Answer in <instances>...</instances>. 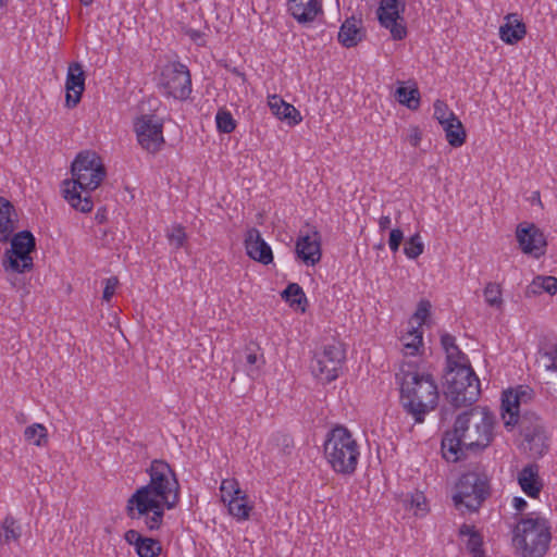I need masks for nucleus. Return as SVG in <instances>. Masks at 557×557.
I'll use <instances>...</instances> for the list:
<instances>
[{"instance_id":"1","label":"nucleus","mask_w":557,"mask_h":557,"mask_svg":"<svg viewBox=\"0 0 557 557\" xmlns=\"http://www.w3.org/2000/svg\"><path fill=\"white\" fill-rule=\"evenodd\" d=\"M147 472L149 483L131 495L125 512L131 520H143L148 531H157L163 524L165 510L180 503L181 488L174 470L164 460H152Z\"/></svg>"},{"instance_id":"2","label":"nucleus","mask_w":557,"mask_h":557,"mask_svg":"<svg viewBox=\"0 0 557 557\" xmlns=\"http://www.w3.org/2000/svg\"><path fill=\"white\" fill-rule=\"evenodd\" d=\"M495 416L486 407H473L457 416L453 430L442 438L443 457L457 462L467 457L469 450L486 448L493 440Z\"/></svg>"},{"instance_id":"3","label":"nucleus","mask_w":557,"mask_h":557,"mask_svg":"<svg viewBox=\"0 0 557 557\" xmlns=\"http://www.w3.org/2000/svg\"><path fill=\"white\" fill-rule=\"evenodd\" d=\"M396 380L400 385L403 408L414 422L422 423L425 416L438 405L440 393L434 376L419 364L404 361Z\"/></svg>"},{"instance_id":"4","label":"nucleus","mask_w":557,"mask_h":557,"mask_svg":"<svg viewBox=\"0 0 557 557\" xmlns=\"http://www.w3.org/2000/svg\"><path fill=\"white\" fill-rule=\"evenodd\" d=\"M72 181L63 182L65 200L77 211L88 213L94 203L88 195L82 193L95 190L106 176L100 157L91 150L81 151L71 165Z\"/></svg>"},{"instance_id":"5","label":"nucleus","mask_w":557,"mask_h":557,"mask_svg":"<svg viewBox=\"0 0 557 557\" xmlns=\"http://www.w3.org/2000/svg\"><path fill=\"white\" fill-rule=\"evenodd\" d=\"M324 455L332 469L341 474H352L360 456L359 446L349 430L337 425L324 442Z\"/></svg>"},{"instance_id":"6","label":"nucleus","mask_w":557,"mask_h":557,"mask_svg":"<svg viewBox=\"0 0 557 557\" xmlns=\"http://www.w3.org/2000/svg\"><path fill=\"white\" fill-rule=\"evenodd\" d=\"M549 529L545 518L528 516L517 523L512 542L523 557H543L550 542Z\"/></svg>"},{"instance_id":"7","label":"nucleus","mask_w":557,"mask_h":557,"mask_svg":"<svg viewBox=\"0 0 557 557\" xmlns=\"http://www.w3.org/2000/svg\"><path fill=\"white\" fill-rule=\"evenodd\" d=\"M444 379V394L455 408L470 406L478 400L481 393L480 380L471 367L445 371Z\"/></svg>"},{"instance_id":"8","label":"nucleus","mask_w":557,"mask_h":557,"mask_svg":"<svg viewBox=\"0 0 557 557\" xmlns=\"http://www.w3.org/2000/svg\"><path fill=\"white\" fill-rule=\"evenodd\" d=\"M488 495L490 486L484 478L476 473H466L460 476L456 484L453 500L457 509L474 512Z\"/></svg>"},{"instance_id":"9","label":"nucleus","mask_w":557,"mask_h":557,"mask_svg":"<svg viewBox=\"0 0 557 557\" xmlns=\"http://www.w3.org/2000/svg\"><path fill=\"white\" fill-rule=\"evenodd\" d=\"M345 358V349L341 343L324 345L314 352L311 362L312 374L321 382L330 383L338 377Z\"/></svg>"},{"instance_id":"10","label":"nucleus","mask_w":557,"mask_h":557,"mask_svg":"<svg viewBox=\"0 0 557 557\" xmlns=\"http://www.w3.org/2000/svg\"><path fill=\"white\" fill-rule=\"evenodd\" d=\"M35 237L29 231H22L11 239V249L5 252L3 267L7 271L24 273L33 268L30 252L35 249Z\"/></svg>"},{"instance_id":"11","label":"nucleus","mask_w":557,"mask_h":557,"mask_svg":"<svg viewBox=\"0 0 557 557\" xmlns=\"http://www.w3.org/2000/svg\"><path fill=\"white\" fill-rule=\"evenodd\" d=\"M159 85L165 96L186 100L191 94L189 70L180 62L169 63L162 69Z\"/></svg>"},{"instance_id":"12","label":"nucleus","mask_w":557,"mask_h":557,"mask_svg":"<svg viewBox=\"0 0 557 557\" xmlns=\"http://www.w3.org/2000/svg\"><path fill=\"white\" fill-rule=\"evenodd\" d=\"M134 132L144 150L150 153L161 150L164 137L163 123L160 117L153 114H141L134 121Z\"/></svg>"},{"instance_id":"13","label":"nucleus","mask_w":557,"mask_h":557,"mask_svg":"<svg viewBox=\"0 0 557 557\" xmlns=\"http://www.w3.org/2000/svg\"><path fill=\"white\" fill-rule=\"evenodd\" d=\"M517 424L530 453L533 456H543L548 450V437L540 417L533 412H524Z\"/></svg>"},{"instance_id":"14","label":"nucleus","mask_w":557,"mask_h":557,"mask_svg":"<svg viewBox=\"0 0 557 557\" xmlns=\"http://www.w3.org/2000/svg\"><path fill=\"white\" fill-rule=\"evenodd\" d=\"M405 8V0H381L377 8L379 22L391 32L394 40H401L407 36V27L403 16Z\"/></svg>"},{"instance_id":"15","label":"nucleus","mask_w":557,"mask_h":557,"mask_svg":"<svg viewBox=\"0 0 557 557\" xmlns=\"http://www.w3.org/2000/svg\"><path fill=\"white\" fill-rule=\"evenodd\" d=\"M532 389L520 386L517 391L504 392L502 398V417L505 426H515L521 419L520 405L532 397Z\"/></svg>"},{"instance_id":"16","label":"nucleus","mask_w":557,"mask_h":557,"mask_svg":"<svg viewBox=\"0 0 557 557\" xmlns=\"http://www.w3.org/2000/svg\"><path fill=\"white\" fill-rule=\"evenodd\" d=\"M516 237L521 250L527 255L540 258L545 253L547 245L543 232L534 224H519Z\"/></svg>"},{"instance_id":"17","label":"nucleus","mask_w":557,"mask_h":557,"mask_svg":"<svg viewBox=\"0 0 557 557\" xmlns=\"http://www.w3.org/2000/svg\"><path fill=\"white\" fill-rule=\"evenodd\" d=\"M296 255L307 265H315L322 257L321 235L317 230L311 234H300L296 242Z\"/></svg>"},{"instance_id":"18","label":"nucleus","mask_w":557,"mask_h":557,"mask_svg":"<svg viewBox=\"0 0 557 557\" xmlns=\"http://www.w3.org/2000/svg\"><path fill=\"white\" fill-rule=\"evenodd\" d=\"M65 104L67 108H74L81 101L85 90V73L82 64L74 62L69 65L65 82Z\"/></svg>"},{"instance_id":"19","label":"nucleus","mask_w":557,"mask_h":557,"mask_svg":"<svg viewBox=\"0 0 557 557\" xmlns=\"http://www.w3.org/2000/svg\"><path fill=\"white\" fill-rule=\"evenodd\" d=\"M287 12L300 25L312 23L323 13L322 0H287Z\"/></svg>"},{"instance_id":"20","label":"nucleus","mask_w":557,"mask_h":557,"mask_svg":"<svg viewBox=\"0 0 557 557\" xmlns=\"http://www.w3.org/2000/svg\"><path fill=\"white\" fill-rule=\"evenodd\" d=\"M245 248L247 255L262 263L269 264L273 261V253L271 247L262 238L261 233L256 227H251L247 231L245 236Z\"/></svg>"},{"instance_id":"21","label":"nucleus","mask_w":557,"mask_h":557,"mask_svg":"<svg viewBox=\"0 0 557 557\" xmlns=\"http://www.w3.org/2000/svg\"><path fill=\"white\" fill-rule=\"evenodd\" d=\"M124 540L128 545L134 546L139 557H158L162 552L161 543L158 540L144 536L134 529L125 532Z\"/></svg>"},{"instance_id":"22","label":"nucleus","mask_w":557,"mask_h":557,"mask_svg":"<svg viewBox=\"0 0 557 557\" xmlns=\"http://www.w3.org/2000/svg\"><path fill=\"white\" fill-rule=\"evenodd\" d=\"M517 480L521 490L532 498H537L544 486L540 476V467L536 463L523 467L518 473Z\"/></svg>"},{"instance_id":"23","label":"nucleus","mask_w":557,"mask_h":557,"mask_svg":"<svg viewBox=\"0 0 557 557\" xmlns=\"http://www.w3.org/2000/svg\"><path fill=\"white\" fill-rule=\"evenodd\" d=\"M527 34V27L517 13H509L504 17V24L499 27V38L508 44L515 45Z\"/></svg>"},{"instance_id":"24","label":"nucleus","mask_w":557,"mask_h":557,"mask_svg":"<svg viewBox=\"0 0 557 557\" xmlns=\"http://www.w3.org/2000/svg\"><path fill=\"white\" fill-rule=\"evenodd\" d=\"M364 30L361 27V20L351 16L341 26L337 39L346 48L356 47L363 38Z\"/></svg>"},{"instance_id":"25","label":"nucleus","mask_w":557,"mask_h":557,"mask_svg":"<svg viewBox=\"0 0 557 557\" xmlns=\"http://www.w3.org/2000/svg\"><path fill=\"white\" fill-rule=\"evenodd\" d=\"M269 107L275 116L287 121L289 125H297L302 120L299 111L293 104L285 102L276 95L270 97Z\"/></svg>"},{"instance_id":"26","label":"nucleus","mask_w":557,"mask_h":557,"mask_svg":"<svg viewBox=\"0 0 557 557\" xmlns=\"http://www.w3.org/2000/svg\"><path fill=\"white\" fill-rule=\"evenodd\" d=\"M13 213V205L5 198L0 197V242L2 243L8 242L15 230L12 219Z\"/></svg>"},{"instance_id":"27","label":"nucleus","mask_w":557,"mask_h":557,"mask_svg":"<svg viewBox=\"0 0 557 557\" xmlns=\"http://www.w3.org/2000/svg\"><path fill=\"white\" fill-rule=\"evenodd\" d=\"M225 505L230 515L239 521L247 520L252 510V505L249 503L248 496L244 491L231 498Z\"/></svg>"},{"instance_id":"28","label":"nucleus","mask_w":557,"mask_h":557,"mask_svg":"<svg viewBox=\"0 0 557 557\" xmlns=\"http://www.w3.org/2000/svg\"><path fill=\"white\" fill-rule=\"evenodd\" d=\"M460 536H468L467 549L472 557H484L483 537L473 525L463 523L459 529Z\"/></svg>"},{"instance_id":"29","label":"nucleus","mask_w":557,"mask_h":557,"mask_svg":"<svg viewBox=\"0 0 557 557\" xmlns=\"http://www.w3.org/2000/svg\"><path fill=\"white\" fill-rule=\"evenodd\" d=\"M543 292L549 295L557 293V278L555 276L537 275L527 287L525 295L528 297L540 295Z\"/></svg>"},{"instance_id":"30","label":"nucleus","mask_w":557,"mask_h":557,"mask_svg":"<svg viewBox=\"0 0 557 557\" xmlns=\"http://www.w3.org/2000/svg\"><path fill=\"white\" fill-rule=\"evenodd\" d=\"M445 132L448 144L453 147H460L465 144L467 134L459 119H450L449 122L441 125Z\"/></svg>"},{"instance_id":"31","label":"nucleus","mask_w":557,"mask_h":557,"mask_svg":"<svg viewBox=\"0 0 557 557\" xmlns=\"http://www.w3.org/2000/svg\"><path fill=\"white\" fill-rule=\"evenodd\" d=\"M246 363L248 366L247 373L250 377H256L260 368L264 364L263 354L261 348L256 343H249L246 346Z\"/></svg>"},{"instance_id":"32","label":"nucleus","mask_w":557,"mask_h":557,"mask_svg":"<svg viewBox=\"0 0 557 557\" xmlns=\"http://www.w3.org/2000/svg\"><path fill=\"white\" fill-rule=\"evenodd\" d=\"M269 450H277L282 455H290L294 449L293 437L284 432L273 433L268 441Z\"/></svg>"},{"instance_id":"33","label":"nucleus","mask_w":557,"mask_h":557,"mask_svg":"<svg viewBox=\"0 0 557 557\" xmlns=\"http://www.w3.org/2000/svg\"><path fill=\"white\" fill-rule=\"evenodd\" d=\"M21 535V525L12 516L8 515L0 527V543L10 544L12 541H18Z\"/></svg>"},{"instance_id":"34","label":"nucleus","mask_w":557,"mask_h":557,"mask_svg":"<svg viewBox=\"0 0 557 557\" xmlns=\"http://www.w3.org/2000/svg\"><path fill=\"white\" fill-rule=\"evenodd\" d=\"M24 437L29 444L42 447L48 443V431L44 424L34 423L25 429Z\"/></svg>"},{"instance_id":"35","label":"nucleus","mask_w":557,"mask_h":557,"mask_svg":"<svg viewBox=\"0 0 557 557\" xmlns=\"http://www.w3.org/2000/svg\"><path fill=\"white\" fill-rule=\"evenodd\" d=\"M395 97L399 103L410 110H416L420 106V92L418 88L409 89L405 86H399L395 91Z\"/></svg>"},{"instance_id":"36","label":"nucleus","mask_w":557,"mask_h":557,"mask_svg":"<svg viewBox=\"0 0 557 557\" xmlns=\"http://www.w3.org/2000/svg\"><path fill=\"white\" fill-rule=\"evenodd\" d=\"M403 350L406 356H414L422 346V332L412 329L401 337Z\"/></svg>"},{"instance_id":"37","label":"nucleus","mask_w":557,"mask_h":557,"mask_svg":"<svg viewBox=\"0 0 557 557\" xmlns=\"http://www.w3.org/2000/svg\"><path fill=\"white\" fill-rule=\"evenodd\" d=\"M282 298L288 301L290 306L307 304L306 295L297 283H289L282 292Z\"/></svg>"},{"instance_id":"38","label":"nucleus","mask_w":557,"mask_h":557,"mask_svg":"<svg viewBox=\"0 0 557 557\" xmlns=\"http://www.w3.org/2000/svg\"><path fill=\"white\" fill-rule=\"evenodd\" d=\"M446 352V371L450 369H458L461 367H471L468 362L467 356L459 349V347H453Z\"/></svg>"},{"instance_id":"39","label":"nucleus","mask_w":557,"mask_h":557,"mask_svg":"<svg viewBox=\"0 0 557 557\" xmlns=\"http://www.w3.org/2000/svg\"><path fill=\"white\" fill-rule=\"evenodd\" d=\"M484 298L488 306L502 308L503 298L499 284L490 282L484 288Z\"/></svg>"},{"instance_id":"40","label":"nucleus","mask_w":557,"mask_h":557,"mask_svg":"<svg viewBox=\"0 0 557 557\" xmlns=\"http://www.w3.org/2000/svg\"><path fill=\"white\" fill-rule=\"evenodd\" d=\"M216 127L219 132L230 134L236 127V122L232 114L226 110H219L215 116Z\"/></svg>"},{"instance_id":"41","label":"nucleus","mask_w":557,"mask_h":557,"mask_svg":"<svg viewBox=\"0 0 557 557\" xmlns=\"http://www.w3.org/2000/svg\"><path fill=\"white\" fill-rule=\"evenodd\" d=\"M221 500L226 504L231 498L243 492L235 479H225L220 486Z\"/></svg>"},{"instance_id":"42","label":"nucleus","mask_w":557,"mask_h":557,"mask_svg":"<svg viewBox=\"0 0 557 557\" xmlns=\"http://www.w3.org/2000/svg\"><path fill=\"white\" fill-rule=\"evenodd\" d=\"M423 249L420 235L414 234L406 242L404 252L409 259H416L423 252Z\"/></svg>"},{"instance_id":"43","label":"nucleus","mask_w":557,"mask_h":557,"mask_svg":"<svg viewBox=\"0 0 557 557\" xmlns=\"http://www.w3.org/2000/svg\"><path fill=\"white\" fill-rule=\"evenodd\" d=\"M166 238L170 245L178 249L184 246L187 236L184 227L181 224H175L168 230Z\"/></svg>"},{"instance_id":"44","label":"nucleus","mask_w":557,"mask_h":557,"mask_svg":"<svg viewBox=\"0 0 557 557\" xmlns=\"http://www.w3.org/2000/svg\"><path fill=\"white\" fill-rule=\"evenodd\" d=\"M434 117L441 125L449 122L450 119H458L455 113L449 110L448 106L442 100H436L434 102Z\"/></svg>"},{"instance_id":"45","label":"nucleus","mask_w":557,"mask_h":557,"mask_svg":"<svg viewBox=\"0 0 557 557\" xmlns=\"http://www.w3.org/2000/svg\"><path fill=\"white\" fill-rule=\"evenodd\" d=\"M410 508L416 509V515H419V511L422 513L426 512V498L422 492H416L414 494L411 495Z\"/></svg>"},{"instance_id":"46","label":"nucleus","mask_w":557,"mask_h":557,"mask_svg":"<svg viewBox=\"0 0 557 557\" xmlns=\"http://www.w3.org/2000/svg\"><path fill=\"white\" fill-rule=\"evenodd\" d=\"M544 361L546 370H553L557 372V347H553L549 350L544 351L541 355Z\"/></svg>"},{"instance_id":"47","label":"nucleus","mask_w":557,"mask_h":557,"mask_svg":"<svg viewBox=\"0 0 557 557\" xmlns=\"http://www.w3.org/2000/svg\"><path fill=\"white\" fill-rule=\"evenodd\" d=\"M119 285V280L116 276H111L104 280V288L102 293V299L106 301H110L112 296L115 293V289Z\"/></svg>"},{"instance_id":"48","label":"nucleus","mask_w":557,"mask_h":557,"mask_svg":"<svg viewBox=\"0 0 557 557\" xmlns=\"http://www.w3.org/2000/svg\"><path fill=\"white\" fill-rule=\"evenodd\" d=\"M404 239V233L400 228H394L389 233L388 246L393 252H397Z\"/></svg>"},{"instance_id":"49","label":"nucleus","mask_w":557,"mask_h":557,"mask_svg":"<svg viewBox=\"0 0 557 557\" xmlns=\"http://www.w3.org/2000/svg\"><path fill=\"white\" fill-rule=\"evenodd\" d=\"M431 304L429 300H420L414 312V318L420 320V324L423 323L430 314Z\"/></svg>"},{"instance_id":"50","label":"nucleus","mask_w":557,"mask_h":557,"mask_svg":"<svg viewBox=\"0 0 557 557\" xmlns=\"http://www.w3.org/2000/svg\"><path fill=\"white\" fill-rule=\"evenodd\" d=\"M441 343L445 351L451 349L453 347H457L456 338L450 334H443L441 336Z\"/></svg>"},{"instance_id":"51","label":"nucleus","mask_w":557,"mask_h":557,"mask_svg":"<svg viewBox=\"0 0 557 557\" xmlns=\"http://www.w3.org/2000/svg\"><path fill=\"white\" fill-rule=\"evenodd\" d=\"M407 140L411 146L417 147L421 141V133L418 127H412L410 129V134L407 137Z\"/></svg>"},{"instance_id":"52","label":"nucleus","mask_w":557,"mask_h":557,"mask_svg":"<svg viewBox=\"0 0 557 557\" xmlns=\"http://www.w3.org/2000/svg\"><path fill=\"white\" fill-rule=\"evenodd\" d=\"M392 225V219L389 215H382L379 220V227L381 232L388 230Z\"/></svg>"},{"instance_id":"53","label":"nucleus","mask_w":557,"mask_h":557,"mask_svg":"<svg viewBox=\"0 0 557 557\" xmlns=\"http://www.w3.org/2000/svg\"><path fill=\"white\" fill-rule=\"evenodd\" d=\"M512 505L516 510L522 511L527 507V502L522 497H515L512 499Z\"/></svg>"},{"instance_id":"54","label":"nucleus","mask_w":557,"mask_h":557,"mask_svg":"<svg viewBox=\"0 0 557 557\" xmlns=\"http://www.w3.org/2000/svg\"><path fill=\"white\" fill-rule=\"evenodd\" d=\"M186 35H188L193 40H198L201 37V33L193 28H188L186 30Z\"/></svg>"},{"instance_id":"55","label":"nucleus","mask_w":557,"mask_h":557,"mask_svg":"<svg viewBox=\"0 0 557 557\" xmlns=\"http://www.w3.org/2000/svg\"><path fill=\"white\" fill-rule=\"evenodd\" d=\"M82 4L89 5L94 2V0H79Z\"/></svg>"},{"instance_id":"56","label":"nucleus","mask_w":557,"mask_h":557,"mask_svg":"<svg viewBox=\"0 0 557 557\" xmlns=\"http://www.w3.org/2000/svg\"><path fill=\"white\" fill-rule=\"evenodd\" d=\"M7 0H0V8L5 4Z\"/></svg>"},{"instance_id":"57","label":"nucleus","mask_w":557,"mask_h":557,"mask_svg":"<svg viewBox=\"0 0 557 557\" xmlns=\"http://www.w3.org/2000/svg\"><path fill=\"white\" fill-rule=\"evenodd\" d=\"M535 194H536V196H534V199H537V198L540 199V193L536 191Z\"/></svg>"},{"instance_id":"58","label":"nucleus","mask_w":557,"mask_h":557,"mask_svg":"<svg viewBox=\"0 0 557 557\" xmlns=\"http://www.w3.org/2000/svg\"><path fill=\"white\" fill-rule=\"evenodd\" d=\"M535 194H536V196H534V199H537V198L540 199V193L536 191Z\"/></svg>"}]
</instances>
